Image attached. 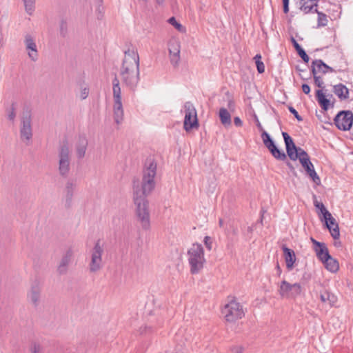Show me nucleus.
Returning <instances> with one entry per match:
<instances>
[{
    "label": "nucleus",
    "instance_id": "37998d69",
    "mask_svg": "<svg viewBox=\"0 0 353 353\" xmlns=\"http://www.w3.org/2000/svg\"><path fill=\"white\" fill-rule=\"evenodd\" d=\"M204 241V243H205L207 249L208 250H210L212 249V241L210 237H209L208 236H205L204 238V241Z\"/></svg>",
    "mask_w": 353,
    "mask_h": 353
},
{
    "label": "nucleus",
    "instance_id": "6e6552de",
    "mask_svg": "<svg viewBox=\"0 0 353 353\" xmlns=\"http://www.w3.org/2000/svg\"><path fill=\"white\" fill-rule=\"evenodd\" d=\"M104 252V244L98 240L90 250V261L89 270L91 272H97L103 267L102 255Z\"/></svg>",
    "mask_w": 353,
    "mask_h": 353
},
{
    "label": "nucleus",
    "instance_id": "f257e3e1",
    "mask_svg": "<svg viewBox=\"0 0 353 353\" xmlns=\"http://www.w3.org/2000/svg\"><path fill=\"white\" fill-rule=\"evenodd\" d=\"M122 82L129 88L134 90L139 81V56L137 51L128 50L125 52L120 69Z\"/></svg>",
    "mask_w": 353,
    "mask_h": 353
},
{
    "label": "nucleus",
    "instance_id": "6ab92c4d",
    "mask_svg": "<svg viewBox=\"0 0 353 353\" xmlns=\"http://www.w3.org/2000/svg\"><path fill=\"white\" fill-rule=\"evenodd\" d=\"M72 255L73 252L70 249L66 250L63 254L57 268V271L59 274H65L68 272Z\"/></svg>",
    "mask_w": 353,
    "mask_h": 353
},
{
    "label": "nucleus",
    "instance_id": "0eeeda50",
    "mask_svg": "<svg viewBox=\"0 0 353 353\" xmlns=\"http://www.w3.org/2000/svg\"><path fill=\"white\" fill-rule=\"evenodd\" d=\"M223 314L228 322H234L244 316L243 306L236 299H231L223 307Z\"/></svg>",
    "mask_w": 353,
    "mask_h": 353
},
{
    "label": "nucleus",
    "instance_id": "c756f323",
    "mask_svg": "<svg viewBox=\"0 0 353 353\" xmlns=\"http://www.w3.org/2000/svg\"><path fill=\"white\" fill-rule=\"evenodd\" d=\"M76 182L73 180H68L65 184V190L66 193V196L71 199L73 196V193L76 189Z\"/></svg>",
    "mask_w": 353,
    "mask_h": 353
},
{
    "label": "nucleus",
    "instance_id": "473e14b6",
    "mask_svg": "<svg viewBox=\"0 0 353 353\" xmlns=\"http://www.w3.org/2000/svg\"><path fill=\"white\" fill-rule=\"evenodd\" d=\"M26 12L29 14L32 15L35 9L36 0H23Z\"/></svg>",
    "mask_w": 353,
    "mask_h": 353
},
{
    "label": "nucleus",
    "instance_id": "2eb2a0df",
    "mask_svg": "<svg viewBox=\"0 0 353 353\" xmlns=\"http://www.w3.org/2000/svg\"><path fill=\"white\" fill-rule=\"evenodd\" d=\"M228 109L225 108H221L219 111V117L220 119V121L221 124L225 128H228L232 124V117L230 112L234 111V103L232 101H229L228 103Z\"/></svg>",
    "mask_w": 353,
    "mask_h": 353
},
{
    "label": "nucleus",
    "instance_id": "f3484780",
    "mask_svg": "<svg viewBox=\"0 0 353 353\" xmlns=\"http://www.w3.org/2000/svg\"><path fill=\"white\" fill-rule=\"evenodd\" d=\"M88 141L85 136H79L74 143V152L78 159H83L87 150Z\"/></svg>",
    "mask_w": 353,
    "mask_h": 353
},
{
    "label": "nucleus",
    "instance_id": "aec40b11",
    "mask_svg": "<svg viewBox=\"0 0 353 353\" xmlns=\"http://www.w3.org/2000/svg\"><path fill=\"white\" fill-rule=\"evenodd\" d=\"M310 239L314 245L313 249L316 255L321 262L326 258L329 257L330 254H329L328 249L325 243L319 242L313 238H311Z\"/></svg>",
    "mask_w": 353,
    "mask_h": 353
},
{
    "label": "nucleus",
    "instance_id": "ea45409f",
    "mask_svg": "<svg viewBox=\"0 0 353 353\" xmlns=\"http://www.w3.org/2000/svg\"><path fill=\"white\" fill-rule=\"evenodd\" d=\"M31 353H43L41 345L37 343H33L30 347Z\"/></svg>",
    "mask_w": 353,
    "mask_h": 353
},
{
    "label": "nucleus",
    "instance_id": "3c124183",
    "mask_svg": "<svg viewBox=\"0 0 353 353\" xmlns=\"http://www.w3.org/2000/svg\"><path fill=\"white\" fill-rule=\"evenodd\" d=\"M314 205H315V206H316V208H318L319 209H320L321 212L322 213L321 205H323V203H318V202H316V203H314Z\"/></svg>",
    "mask_w": 353,
    "mask_h": 353
},
{
    "label": "nucleus",
    "instance_id": "1a4fd4ad",
    "mask_svg": "<svg viewBox=\"0 0 353 353\" xmlns=\"http://www.w3.org/2000/svg\"><path fill=\"white\" fill-rule=\"evenodd\" d=\"M184 113L183 128L188 132L199 126L196 111L192 103L186 102L182 110Z\"/></svg>",
    "mask_w": 353,
    "mask_h": 353
},
{
    "label": "nucleus",
    "instance_id": "cd10ccee",
    "mask_svg": "<svg viewBox=\"0 0 353 353\" xmlns=\"http://www.w3.org/2000/svg\"><path fill=\"white\" fill-rule=\"evenodd\" d=\"M325 268L330 272L335 273L339 269V264L337 260L330 255L322 261Z\"/></svg>",
    "mask_w": 353,
    "mask_h": 353
},
{
    "label": "nucleus",
    "instance_id": "a878e982",
    "mask_svg": "<svg viewBox=\"0 0 353 353\" xmlns=\"http://www.w3.org/2000/svg\"><path fill=\"white\" fill-rule=\"evenodd\" d=\"M317 0H300V9L305 14L317 12Z\"/></svg>",
    "mask_w": 353,
    "mask_h": 353
},
{
    "label": "nucleus",
    "instance_id": "ddd939ff",
    "mask_svg": "<svg viewBox=\"0 0 353 353\" xmlns=\"http://www.w3.org/2000/svg\"><path fill=\"white\" fill-rule=\"evenodd\" d=\"M20 137L23 141L28 143L32 137L31 117L29 114H24L21 121Z\"/></svg>",
    "mask_w": 353,
    "mask_h": 353
},
{
    "label": "nucleus",
    "instance_id": "4c0bfd02",
    "mask_svg": "<svg viewBox=\"0 0 353 353\" xmlns=\"http://www.w3.org/2000/svg\"><path fill=\"white\" fill-rule=\"evenodd\" d=\"M16 117V108L15 104L12 103L8 112V118L10 121H14Z\"/></svg>",
    "mask_w": 353,
    "mask_h": 353
},
{
    "label": "nucleus",
    "instance_id": "a19ab883",
    "mask_svg": "<svg viewBox=\"0 0 353 353\" xmlns=\"http://www.w3.org/2000/svg\"><path fill=\"white\" fill-rule=\"evenodd\" d=\"M314 83L319 88H323V81L322 80V77L319 74H313Z\"/></svg>",
    "mask_w": 353,
    "mask_h": 353
},
{
    "label": "nucleus",
    "instance_id": "4be33fe9",
    "mask_svg": "<svg viewBox=\"0 0 353 353\" xmlns=\"http://www.w3.org/2000/svg\"><path fill=\"white\" fill-rule=\"evenodd\" d=\"M283 137L286 146V151L288 157L292 161L297 159V153L296 152V148L292 139L289 136L287 132L282 133Z\"/></svg>",
    "mask_w": 353,
    "mask_h": 353
},
{
    "label": "nucleus",
    "instance_id": "603ef678",
    "mask_svg": "<svg viewBox=\"0 0 353 353\" xmlns=\"http://www.w3.org/2000/svg\"><path fill=\"white\" fill-rule=\"evenodd\" d=\"M256 125L258 127V128L261 130V131H264L263 129V127L261 125V124L260 123V122L259 121H257V123H256Z\"/></svg>",
    "mask_w": 353,
    "mask_h": 353
},
{
    "label": "nucleus",
    "instance_id": "39448f33",
    "mask_svg": "<svg viewBox=\"0 0 353 353\" xmlns=\"http://www.w3.org/2000/svg\"><path fill=\"white\" fill-rule=\"evenodd\" d=\"M133 199L136 205V214L141 227L144 230H148L150 225V213L145 197L133 195Z\"/></svg>",
    "mask_w": 353,
    "mask_h": 353
},
{
    "label": "nucleus",
    "instance_id": "de8ad7c7",
    "mask_svg": "<svg viewBox=\"0 0 353 353\" xmlns=\"http://www.w3.org/2000/svg\"><path fill=\"white\" fill-rule=\"evenodd\" d=\"M302 90L305 94H308L310 92V87L307 84H303Z\"/></svg>",
    "mask_w": 353,
    "mask_h": 353
},
{
    "label": "nucleus",
    "instance_id": "9d476101",
    "mask_svg": "<svg viewBox=\"0 0 353 353\" xmlns=\"http://www.w3.org/2000/svg\"><path fill=\"white\" fill-rule=\"evenodd\" d=\"M70 148L66 144L61 145L59 150V170L62 176H66L70 170Z\"/></svg>",
    "mask_w": 353,
    "mask_h": 353
},
{
    "label": "nucleus",
    "instance_id": "49530a36",
    "mask_svg": "<svg viewBox=\"0 0 353 353\" xmlns=\"http://www.w3.org/2000/svg\"><path fill=\"white\" fill-rule=\"evenodd\" d=\"M234 123L236 126L241 127L243 125L241 119L239 117L234 118Z\"/></svg>",
    "mask_w": 353,
    "mask_h": 353
},
{
    "label": "nucleus",
    "instance_id": "bb28decb",
    "mask_svg": "<svg viewBox=\"0 0 353 353\" xmlns=\"http://www.w3.org/2000/svg\"><path fill=\"white\" fill-rule=\"evenodd\" d=\"M333 92L340 100H345L349 97V90L342 83L334 85Z\"/></svg>",
    "mask_w": 353,
    "mask_h": 353
},
{
    "label": "nucleus",
    "instance_id": "5701e85b",
    "mask_svg": "<svg viewBox=\"0 0 353 353\" xmlns=\"http://www.w3.org/2000/svg\"><path fill=\"white\" fill-rule=\"evenodd\" d=\"M41 298V288L39 283H34L31 286L30 292L28 294V301L34 306L38 305Z\"/></svg>",
    "mask_w": 353,
    "mask_h": 353
},
{
    "label": "nucleus",
    "instance_id": "c9c22d12",
    "mask_svg": "<svg viewBox=\"0 0 353 353\" xmlns=\"http://www.w3.org/2000/svg\"><path fill=\"white\" fill-rule=\"evenodd\" d=\"M168 22L170 24L173 26L178 31L181 32H184L185 31V28L181 23L177 22L174 17L170 18L168 19Z\"/></svg>",
    "mask_w": 353,
    "mask_h": 353
},
{
    "label": "nucleus",
    "instance_id": "412c9836",
    "mask_svg": "<svg viewBox=\"0 0 353 353\" xmlns=\"http://www.w3.org/2000/svg\"><path fill=\"white\" fill-rule=\"evenodd\" d=\"M334 70L332 68L326 65L321 59H316L312 61V74L323 75L327 72H333Z\"/></svg>",
    "mask_w": 353,
    "mask_h": 353
},
{
    "label": "nucleus",
    "instance_id": "58836bf2",
    "mask_svg": "<svg viewBox=\"0 0 353 353\" xmlns=\"http://www.w3.org/2000/svg\"><path fill=\"white\" fill-rule=\"evenodd\" d=\"M296 152L297 153V159L299 160V161H301V159L303 158V159H305L307 157H309L307 153L304 150H303L302 148H296Z\"/></svg>",
    "mask_w": 353,
    "mask_h": 353
},
{
    "label": "nucleus",
    "instance_id": "864d4df0",
    "mask_svg": "<svg viewBox=\"0 0 353 353\" xmlns=\"http://www.w3.org/2000/svg\"><path fill=\"white\" fill-rule=\"evenodd\" d=\"M287 165H288V166L291 170H293V169H294V168H293V166H292V163H291L288 162V163H287Z\"/></svg>",
    "mask_w": 353,
    "mask_h": 353
},
{
    "label": "nucleus",
    "instance_id": "dca6fc26",
    "mask_svg": "<svg viewBox=\"0 0 353 353\" xmlns=\"http://www.w3.org/2000/svg\"><path fill=\"white\" fill-rule=\"evenodd\" d=\"M301 165L305 169L307 174L310 176V178L313 181V182L319 185L321 183V180L318 174H316L314 165L310 160L309 157L305 159H301L300 161Z\"/></svg>",
    "mask_w": 353,
    "mask_h": 353
},
{
    "label": "nucleus",
    "instance_id": "c03bdc74",
    "mask_svg": "<svg viewBox=\"0 0 353 353\" xmlns=\"http://www.w3.org/2000/svg\"><path fill=\"white\" fill-rule=\"evenodd\" d=\"M290 112L294 115V117L297 119L299 121H302L301 117L298 114L297 111L293 108V107H289Z\"/></svg>",
    "mask_w": 353,
    "mask_h": 353
},
{
    "label": "nucleus",
    "instance_id": "f03ea898",
    "mask_svg": "<svg viewBox=\"0 0 353 353\" xmlns=\"http://www.w3.org/2000/svg\"><path fill=\"white\" fill-rule=\"evenodd\" d=\"M157 164L152 159L147 160L143 170L142 181H133V195L145 197L155 187Z\"/></svg>",
    "mask_w": 353,
    "mask_h": 353
},
{
    "label": "nucleus",
    "instance_id": "393cba45",
    "mask_svg": "<svg viewBox=\"0 0 353 353\" xmlns=\"http://www.w3.org/2000/svg\"><path fill=\"white\" fill-rule=\"evenodd\" d=\"M319 297L322 303H327L330 307L334 306L337 302L336 296L327 290L321 291Z\"/></svg>",
    "mask_w": 353,
    "mask_h": 353
},
{
    "label": "nucleus",
    "instance_id": "b1692460",
    "mask_svg": "<svg viewBox=\"0 0 353 353\" xmlns=\"http://www.w3.org/2000/svg\"><path fill=\"white\" fill-rule=\"evenodd\" d=\"M282 249L283 251V256L286 263V268L289 271H290L293 269L296 262L295 253L292 250L287 248L285 245L282 247Z\"/></svg>",
    "mask_w": 353,
    "mask_h": 353
},
{
    "label": "nucleus",
    "instance_id": "9b49d317",
    "mask_svg": "<svg viewBox=\"0 0 353 353\" xmlns=\"http://www.w3.org/2000/svg\"><path fill=\"white\" fill-rule=\"evenodd\" d=\"M322 214L325 222L326 227L329 230L331 236L337 239L340 236L339 228L336 219L332 216L331 213L327 210L324 205H321Z\"/></svg>",
    "mask_w": 353,
    "mask_h": 353
},
{
    "label": "nucleus",
    "instance_id": "5fc2aeb1",
    "mask_svg": "<svg viewBox=\"0 0 353 353\" xmlns=\"http://www.w3.org/2000/svg\"><path fill=\"white\" fill-rule=\"evenodd\" d=\"M219 225L220 227H223V221L222 219L219 220Z\"/></svg>",
    "mask_w": 353,
    "mask_h": 353
},
{
    "label": "nucleus",
    "instance_id": "72a5a7b5",
    "mask_svg": "<svg viewBox=\"0 0 353 353\" xmlns=\"http://www.w3.org/2000/svg\"><path fill=\"white\" fill-rule=\"evenodd\" d=\"M261 138L265 146L268 149H269L270 148L274 145V141L272 140L270 136L267 132L263 131Z\"/></svg>",
    "mask_w": 353,
    "mask_h": 353
},
{
    "label": "nucleus",
    "instance_id": "20e7f679",
    "mask_svg": "<svg viewBox=\"0 0 353 353\" xmlns=\"http://www.w3.org/2000/svg\"><path fill=\"white\" fill-rule=\"evenodd\" d=\"M113 117L114 122L119 125L123 121L124 112L121 100V90L117 77L113 80Z\"/></svg>",
    "mask_w": 353,
    "mask_h": 353
},
{
    "label": "nucleus",
    "instance_id": "a18cd8bd",
    "mask_svg": "<svg viewBox=\"0 0 353 353\" xmlns=\"http://www.w3.org/2000/svg\"><path fill=\"white\" fill-rule=\"evenodd\" d=\"M283 12L288 13L289 11V0H283Z\"/></svg>",
    "mask_w": 353,
    "mask_h": 353
},
{
    "label": "nucleus",
    "instance_id": "a211bd4d",
    "mask_svg": "<svg viewBox=\"0 0 353 353\" xmlns=\"http://www.w3.org/2000/svg\"><path fill=\"white\" fill-rule=\"evenodd\" d=\"M168 50L170 62L174 65H177L180 60V44L176 41H170L168 43Z\"/></svg>",
    "mask_w": 353,
    "mask_h": 353
},
{
    "label": "nucleus",
    "instance_id": "4468645a",
    "mask_svg": "<svg viewBox=\"0 0 353 353\" xmlns=\"http://www.w3.org/2000/svg\"><path fill=\"white\" fill-rule=\"evenodd\" d=\"M24 45L29 59L32 61H36L39 57V52L34 38L30 34H27L24 37Z\"/></svg>",
    "mask_w": 353,
    "mask_h": 353
},
{
    "label": "nucleus",
    "instance_id": "6e6d98bb",
    "mask_svg": "<svg viewBox=\"0 0 353 353\" xmlns=\"http://www.w3.org/2000/svg\"><path fill=\"white\" fill-rule=\"evenodd\" d=\"M64 25H65V24H64L63 23H62V24H61V30H63V26H64Z\"/></svg>",
    "mask_w": 353,
    "mask_h": 353
},
{
    "label": "nucleus",
    "instance_id": "2f4dec72",
    "mask_svg": "<svg viewBox=\"0 0 353 353\" xmlns=\"http://www.w3.org/2000/svg\"><path fill=\"white\" fill-rule=\"evenodd\" d=\"M293 44L299 55L302 58V59L305 63H307L310 59L306 52H305V50L299 46V44L294 39H293Z\"/></svg>",
    "mask_w": 353,
    "mask_h": 353
},
{
    "label": "nucleus",
    "instance_id": "7c9ffc66",
    "mask_svg": "<svg viewBox=\"0 0 353 353\" xmlns=\"http://www.w3.org/2000/svg\"><path fill=\"white\" fill-rule=\"evenodd\" d=\"M272 154V155L279 160H285L286 159V155L284 153V152L281 151L277 148V147L275 145H272L271 148L268 149Z\"/></svg>",
    "mask_w": 353,
    "mask_h": 353
},
{
    "label": "nucleus",
    "instance_id": "79ce46f5",
    "mask_svg": "<svg viewBox=\"0 0 353 353\" xmlns=\"http://www.w3.org/2000/svg\"><path fill=\"white\" fill-rule=\"evenodd\" d=\"M89 94V89L86 87L83 88L81 89L79 97L80 98L83 100L85 99Z\"/></svg>",
    "mask_w": 353,
    "mask_h": 353
},
{
    "label": "nucleus",
    "instance_id": "f704fd0d",
    "mask_svg": "<svg viewBox=\"0 0 353 353\" xmlns=\"http://www.w3.org/2000/svg\"><path fill=\"white\" fill-rule=\"evenodd\" d=\"M261 56L259 54H257L254 57V60L255 61V63L256 65L257 71L259 73H263L265 71V65L264 63L261 61Z\"/></svg>",
    "mask_w": 353,
    "mask_h": 353
},
{
    "label": "nucleus",
    "instance_id": "8fccbe9b",
    "mask_svg": "<svg viewBox=\"0 0 353 353\" xmlns=\"http://www.w3.org/2000/svg\"><path fill=\"white\" fill-rule=\"evenodd\" d=\"M276 274L280 276L281 273H282V270H281V268L279 264V263L277 262L276 263Z\"/></svg>",
    "mask_w": 353,
    "mask_h": 353
},
{
    "label": "nucleus",
    "instance_id": "f8f14e48",
    "mask_svg": "<svg viewBox=\"0 0 353 353\" xmlns=\"http://www.w3.org/2000/svg\"><path fill=\"white\" fill-rule=\"evenodd\" d=\"M353 123V114L350 111H341L337 114L334 119L336 126L342 130H348Z\"/></svg>",
    "mask_w": 353,
    "mask_h": 353
},
{
    "label": "nucleus",
    "instance_id": "423d86ee",
    "mask_svg": "<svg viewBox=\"0 0 353 353\" xmlns=\"http://www.w3.org/2000/svg\"><path fill=\"white\" fill-rule=\"evenodd\" d=\"M278 294L282 299H294L300 296L303 288L300 283H290L286 280H283L277 285Z\"/></svg>",
    "mask_w": 353,
    "mask_h": 353
},
{
    "label": "nucleus",
    "instance_id": "7ed1b4c3",
    "mask_svg": "<svg viewBox=\"0 0 353 353\" xmlns=\"http://www.w3.org/2000/svg\"><path fill=\"white\" fill-rule=\"evenodd\" d=\"M187 259L190 273L199 274L203 270L206 262L202 245L197 243H193L188 250Z\"/></svg>",
    "mask_w": 353,
    "mask_h": 353
},
{
    "label": "nucleus",
    "instance_id": "09e8293b",
    "mask_svg": "<svg viewBox=\"0 0 353 353\" xmlns=\"http://www.w3.org/2000/svg\"><path fill=\"white\" fill-rule=\"evenodd\" d=\"M232 353H242L243 348L241 347H234L232 350Z\"/></svg>",
    "mask_w": 353,
    "mask_h": 353
},
{
    "label": "nucleus",
    "instance_id": "e433bc0d",
    "mask_svg": "<svg viewBox=\"0 0 353 353\" xmlns=\"http://www.w3.org/2000/svg\"><path fill=\"white\" fill-rule=\"evenodd\" d=\"M318 14V24L320 26H325L327 23V19L326 14L319 12L318 11L316 12Z\"/></svg>",
    "mask_w": 353,
    "mask_h": 353
},
{
    "label": "nucleus",
    "instance_id": "c85d7f7f",
    "mask_svg": "<svg viewBox=\"0 0 353 353\" xmlns=\"http://www.w3.org/2000/svg\"><path fill=\"white\" fill-rule=\"evenodd\" d=\"M316 97L321 108L325 111L327 110L330 106V101L327 99L322 90H317L316 91Z\"/></svg>",
    "mask_w": 353,
    "mask_h": 353
}]
</instances>
